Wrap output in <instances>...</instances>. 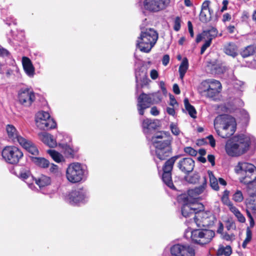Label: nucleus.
I'll list each match as a JSON object with an SVG mask.
<instances>
[{
  "mask_svg": "<svg viewBox=\"0 0 256 256\" xmlns=\"http://www.w3.org/2000/svg\"><path fill=\"white\" fill-rule=\"evenodd\" d=\"M228 4V2L227 0H224L222 2L223 6L222 7L220 12H224V10H227Z\"/></svg>",
  "mask_w": 256,
  "mask_h": 256,
  "instance_id": "338daca9",
  "label": "nucleus"
},
{
  "mask_svg": "<svg viewBox=\"0 0 256 256\" xmlns=\"http://www.w3.org/2000/svg\"><path fill=\"white\" fill-rule=\"evenodd\" d=\"M255 138L249 134H236L228 140L225 146L226 154L231 156H240L246 153L252 144H255Z\"/></svg>",
  "mask_w": 256,
  "mask_h": 256,
  "instance_id": "f03ea898",
  "label": "nucleus"
},
{
  "mask_svg": "<svg viewBox=\"0 0 256 256\" xmlns=\"http://www.w3.org/2000/svg\"><path fill=\"white\" fill-rule=\"evenodd\" d=\"M244 82L242 81L237 80L234 84V87L240 91L242 90Z\"/></svg>",
  "mask_w": 256,
  "mask_h": 256,
  "instance_id": "3c124183",
  "label": "nucleus"
},
{
  "mask_svg": "<svg viewBox=\"0 0 256 256\" xmlns=\"http://www.w3.org/2000/svg\"><path fill=\"white\" fill-rule=\"evenodd\" d=\"M210 1L205 0L202 4L201 11H210L209 8Z\"/></svg>",
  "mask_w": 256,
  "mask_h": 256,
  "instance_id": "603ef678",
  "label": "nucleus"
},
{
  "mask_svg": "<svg viewBox=\"0 0 256 256\" xmlns=\"http://www.w3.org/2000/svg\"><path fill=\"white\" fill-rule=\"evenodd\" d=\"M200 176L198 174H194L193 175L186 178L188 182L191 184H196L199 180Z\"/></svg>",
  "mask_w": 256,
  "mask_h": 256,
  "instance_id": "a18cd8bd",
  "label": "nucleus"
},
{
  "mask_svg": "<svg viewBox=\"0 0 256 256\" xmlns=\"http://www.w3.org/2000/svg\"><path fill=\"white\" fill-rule=\"evenodd\" d=\"M218 35V30L216 28H212L210 29L203 32L204 40H210L212 41Z\"/></svg>",
  "mask_w": 256,
  "mask_h": 256,
  "instance_id": "c85d7f7f",
  "label": "nucleus"
},
{
  "mask_svg": "<svg viewBox=\"0 0 256 256\" xmlns=\"http://www.w3.org/2000/svg\"><path fill=\"white\" fill-rule=\"evenodd\" d=\"M150 76L152 79L156 80L158 76V72L156 70H152L150 72Z\"/></svg>",
  "mask_w": 256,
  "mask_h": 256,
  "instance_id": "6e6d98bb",
  "label": "nucleus"
},
{
  "mask_svg": "<svg viewBox=\"0 0 256 256\" xmlns=\"http://www.w3.org/2000/svg\"><path fill=\"white\" fill-rule=\"evenodd\" d=\"M208 174L210 178V186L212 188L216 190L219 189L218 182L216 178L214 176L212 172L210 170L208 171Z\"/></svg>",
  "mask_w": 256,
  "mask_h": 256,
  "instance_id": "72a5a7b5",
  "label": "nucleus"
},
{
  "mask_svg": "<svg viewBox=\"0 0 256 256\" xmlns=\"http://www.w3.org/2000/svg\"><path fill=\"white\" fill-rule=\"evenodd\" d=\"M178 157V156H176L171 158L165 162L164 166L163 167L162 180L166 185L171 188H174L172 180L171 171L174 164Z\"/></svg>",
  "mask_w": 256,
  "mask_h": 256,
  "instance_id": "2eb2a0df",
  "label": "nucleus"
},
{
  "mask_svg": "<svg viewBox=\"0 0 256 256\" xmlns=\"http://www.w3.org/2000/svg\"><path fill=\"white\" fill-rule=\"evenodd\" d=\"M170 104L174 106L175 105H176L178 104L176 100L174 97L172 96H170Z\"/></svg>",
  "mask_w": 256,
  "mask_h": 256,
  "instance_id": "052dcab7",
  "label": "nucleus"
},
{
  "mask_svg": "<svg viewBox=\"0 0 256 256\" xmlns=\"http://www.w3.org/2000/svg\"><path fill=\"white\" fill-rule=\"evenodd\" d=\"M207 70L212 74H219L224 73L226 68L220 62L216 60L208 63L207 65Z\"/></svg>",
  "mask_w": 256,
  "mask_h": 256,
  "instance_id": "5701e85b",
  "label": "nucleus"
},
{
  "mask_svg": "<svg viewBox=\"0 0 256 256\" xmlns=\"http://www.w3.org/2000/svg\"><path fill=\"white\" fill-rule=\"evenodd\" d=\"M32 161L36 165L42 168H46L50 166L49 162L44 158L34 157Z\"/></svg>",
  "mask_w": 256,
  "mask_h": 256,
  "instance_id": "7c9ffc66",
  "label": "nucleus"
},
{
  "mask_svg": "<svg viewBox=\"0 0 256 256\" xmlns=\"http://www.w3.org/2000/svg\"><path fill=\"white\" fill-rule=\"evenodd\" d=\"M200 88L207 97L214 98L220 92L222 86L218 80L208 79L202 82Z\"/></svg>",
  "mask_w": 256,
  "mask_h": 256,
  "instance_id": "9d476101",
  "label": "nucleus"
},
{
  "mask_svg": "<svg viewBox=\"0 0 256 256\" xmlns=\"http://www.w3.org/2000/svg\"><path fill=\"white\" fill-rule=\"evenodd\" d=\"M211 19L210 11H201L200 14V20L204 23L209 22Z\"/></svg>",
  "mask_w": 256,
  "mask_h": 256,
  "instance_id": "e433bc0d",
  "label": "nucleus"
},
{
  "mask_svg": "<svg viewBox=\"0 0 256 256\" xmlns=\"http://www.w3.org/2000/svg\"><path fill=\"white\" fill-rule=\"evenodd\" d=\"M2 159L10 164H16L23 157V153L22 150L15 146H5L2 152Z\"/></svg>",
  "mask_w": 256,
  "mask_h": 256,
  "instance_id": "1a4fd4ad",
  "label": "nucleus"
},
{
  "mask_svg": "<svg viewBox=\"0 0 256 256\" xmlns=\"http://www.w3.org/2000/svg\"><path fill=\"white\" fill-rule=\"evenodd\" d=\"M224 52L227 55L230 56L232 58L236 57L238 54V48L236 46L232 43H230L225 46Z\"/></svg>",
  "mask_w": 256,
  "mask_h": 256,
  "instance_id": "cd10ccee",
  "label": "nucleus"
},
{
  "mask_svg": "<svg viewBox=\"0 0 256 256\" xmlns=\"http://www.w3.org/2000/svg\"><path fill=\"white\" fill-rule=\"evenodd\" d=\"M190 234L192 240L200 244H205L210 242L214 237L215 233L212 230L207 229H198L192 231H187L186 234Z\"/></svg>",
  "mask_w": 256,
  "mask_h": 256,
  "instance_id": "6e6552de",
  "label": "nucleus"
},
{
  "mask_svg": "<svg viewBox=\"0 0 256 256\" xmlns=\"http://www.w3.org/2000/svg\"><path fill=\"white\" fill-rule=\"evenodd\" d=\"M86 172L84 166L82 164L78 162H72L66 168V178L70 183H78L84 180Z\"/></svg>",
  "mask_w": 256,
  "mask_h": 256,
  "instance_id": "0eeeda50",
  "label": "nucleus"
},
{
  "mask_svg": "<svg viewBox=\"0 0 256 256\" xmlns=\"http://www.w3.org/2000/svg\"><path fill=\"white\" fill-rule=\"evenodd\" d=\"M214 126L218 136L222 138H228L235 132L236 123L235 119L231 116L222 114L215 118Z\"/></svg>",
  "mask_w": 256,
  "mask_h": 256,
  "instance_id": "39448f33",
  "label": "nucleus"
},
{
  "mask_svg": "<svg viewBox=\"0 0 256 256\" xmlns=\"http://www.w3.org/2000/svg\"><path fill=\"white\" fill-rule=\"evenodd\" d=\"M150 98L148 94L142 92L138 98L137 108L138 113L140 115L144 114V110L148 108L150 106Z\"/></svg>",
  "mask_w": 256,
  "mask_h": 256,
  "instance_id": "6ab92c4d",
  "label": "nucleus"
},
{
  "mask_svg": "<svg viewBox=\"0 0 256 256\" xmlns=\"http://www.w3.org/2000/svg\"><path fill=\"white\" fill-rule=\"evenodd\" d=\"M232 200L237 202H242L244 200V196L241 190H237L232 196Z\"/></svg>",
  "mask_w": 256,
  "mask_h": 256,
  "instance_id": "a19ab883",
  "label": "nucleus"
},
{
  "mask_svg": "<svg viewBox=\"0 0 256 256\" xmlns=\"http://www.w3.org/2000/svg\"><path fill=\"white\" fill-rule=\"evenodd\" d=\"M208 160L209 162H210L212 166H214L215 162H214V156L213 155H208Z\"/></svg>",
  "mask_w": 256,
  "mask_h": 256,
  "instance_id": "69168bd1",
  "label": "nucleus"
},
{
  "mask_svg": "<svg viewBox=\"0 0 256 256\" xmlns=\"http://www.w3.org/2000/svg\"><path fill=\"white\" fill-rule=\"evenodd\" d=\"M39 136L41 140L48 146L51 148L56 146V140L51 134L44 132L40 134Z\"/></svg>",
  "mask_w": 256,
  "mask_h": 256,
  "instance_id": "a878e982",
  "label": "nucleus"
},
{
  "mask_svg": "<svg viewBox=\"0 0 256 256\" xmlns=\"http://www.w3.org/2000/svg\"><path fill=\"white\" fill-rule=\"evenodd\" d=\"M194 166V162L190 158H183L178 163V167L182 172L184 173L191 172Z\"/></svg>",
  "mask_w": 256,
  "mask_h": 256,
  "instance_id": "4be33fe9",
  "label": "nucleus"
},
{
  "mask_svg": "<svg viewBox=\"0 0 256 256\" xmlns=\"http://www.w3.org/2000/svg\"><path fill=\"white\" fill-rule=\"evenodd\" d=\"M212 43V41H210V40H204V43L202 45L201 50H200V54H202L205 52V50H206L208 48Z\"/></svg>",
  "mask_w": 256,
  "mask_h": 256,
  "instance_id": "8fccbe9b",
  "label": "nucleus"
},
{
  "mask_svg": "<svg viewBox=\"0 0 256 256\" xmlns=\"http://www.w3.org/2000/svg\"><path fill=\"white\" fill-rule=\"evenodd\" d=\"M188 60L186 58H184L180 66L178 69V72L180 73V77L181 80H182L184 77L188 69Z\"/></svg>",
  "mask_w": 256,
  "mask_h": 256,
  "instance_id": "c756f323",
  "label": "nucleus"
},
{
  "mask_svg": "<svg viewBox=\"0 0 256 256\" xmlns=\"http://www.w3.org/2000/svg\"><path fill=\"white\" fill-rule=\"evenodd\" d=\"M235 216L237 218L238 222H240L244 223L246 222V218L240 212Z\"/></svg>",
  "mask_w": 256,
  "mask_h": 256,
  "instance_id": "5fc2aeb1",
  "label": "nucleus"
},
{
  "mask_svg": "<svg viewBox=\"0 0 256 256\" xmlns=\"http://www.w3.org/2000/svg\"><path fill=\"white\" fill-rule=\"evenodd\" d=\"M143 78L144 82V84H146L149 83L150 80L148 78L147 76H146V73L145 72H142V74H140V72H136V82L138 80H141V78Z\"/></svg>",
  "mask_w": 256,
  "mask_h": 256,
  "instance_id": "58836bf2",
  "label": "nucleus"
},
{
  "mask_svg": "<svg viewBox=\"0 0 256 256\" xmlns=\"http://www.w3.org/2000/svg\"><path fill=\"white\" fill-rule=\"evenodd\" d=\"M228 206L230 210L234 214V216L240 212V210L236 206H234L232 203Z\"/></svg>",
  "mask_w": 256,
  "mask_h": 256,
  "instance_id": "864d4df0",
  "label": "nucleus"
},
{
  "mask_svg": "<svg viewBox=\"0 0 256 256\" xmlns=\"http://www.w3.org/2000/svg\"><path fill=\"white\" fill-rule=\"evenodd\" d=\"M35 182L41 188L49 186L51 183V179L50 177L47 176L42 174L35 179Z\"/></svg>",
  "mask_w": 256,
  "mask_h": 256,
  "instance_id": "bb28decb",
  "label": "nucleus"
},
{
  "mask_svg": "<svg viewBox=\"0 0 256 256\" xmlns=\"http://www.w3.org/2000/svg\"><path fill=\"white\" fill-rule=\"evenodd\" d=\"M170 61V57L168 54H166L163 56L162 62L163 65L166 66L168 65Z\"/></svg>",
  "mask_w": 256,
  "mask_h": 256,
  "instance_id": "bf43d9fd",
  "label": "nucleus"
},
{
  "mask_svg": "<svg viewBox=\"0 0 256 256\" xmlns=\"http://www.w3.org/2000/svg\"><path fill=\"white\" fill-rule=\"evenodd\" d=\"M170 2V0H144L143 6L147 10L156 12L165 9Z\"/></svg>",
  "mask_w": 256,
  "mask_h": 256,
  "instance_id": "4468645a",
  "label": "nucleus"
},
{
  "mask_svg": "<svg viewBox=\"0 0 256 256\" xmlns=\"http://www.w3.org/2000/svg\"><path fill=\"white\" fill-rule=\"evenodd\" d=\"M172 140L168 132H159L152 136L151 142L156 148V154L160 160H164L171 153Z\"/></svg>",
  "mask_w": 256,
  "mask_h": 256,
  "instance_id": "7ed1b4c3",
  "label": "nucleus"
},
{
  "mask_svg": "<svg viewBox=\"0 0 256 256\" xmlns=\"http://www.w3.org/2000/svg\"><path fill=\"white\" fill-rule=\"evenodd\" d=\"M171 254L174 256H195V250L189 244H176L170 248Z\"/></svg>",
  "mask_w": 256,
  "mask_h": 256,
  "instance_id": "dca6fc26",
  "label": "nucleus"
},
{
  "mask_svg": "<svg viewBox=\"0 0 256 256\" xmlns=\"http://www.w3.org/2000/svg\"><path fill=\"white\" fill-rule=\"evenodd\" d=\"M36 96L34 92L28 88H22L18 92L20 102L25 106H30L35 100Z\"/></svg>",
  "mask_w": 256,
  "mask_h": 256,
  "instance_id": "f3484780",
  "label": "nucleus"
},
{
  "mask_svg": "<svg viewBox=\"0 0 256 256\" xmlns=\"http://www.w3.org/2000/svg\"><path fill=\"white\" fill-rule=\"evenodd\" d=\"M181 20L179 16H176L174 21V28L176 31H178L180 28Z\"/></svg>",
  "mask_w": 256,
  "mask_h": 256,
  "instance_id": "49530a36",
  "label": "nucleus"
},
{
  "mask_svg": "<svg viewBox=\"0 0 256 256\" xmlns=\"http://www.w3.org/2000/svg\"><path fill=\"white\" fill-rule=\"evenodd\" d=\"M256 52V48L253 46H249L246 48L242 52V56L244 58L248 57Z\"/></svg>",
  "mask_w": 256,
  "mask_h": 256,
  "instance_id": "c9c22d12",
  "label": "nucleus"
},
{
  "mask_svg": "<svg viewBox=\"0 0 256 256\" xmlns=\"http://www.w3.org/2000/svg\"><path fill=\"white\" fill-rule=\"evenodd\" d=\"M19 144L24 148L32 155L38 156L39 154L37 146L26 138H20Z\"/></svg>",
  "mask_w": 256,
  "mask_h": 256,
  "instance_id": "412c9836",
  "label": "nucleus"
},
{
  "mask_svg": "<svg viewBox=\"0 0 256 256\" xmlns=\"http://www.w3.org/2000/svg\"><path fill=\"white\" fill-rule=\"evenodd\" d=\"M170 128L172 133L174 136H178L181 133V131L178 128V124L174 122H172L170 124Z\"/></svg>",
  "mask_w": 256,
  "mask_h": 256,
  "instance_id": "37998d69",
  "label": "nucleus"
},
{
  "mask_svg": "<svg viewBox=\"0 0 256 256\" xmlns=\"http://www.w3.org/2000/svg\"><path fill=\"white\" fill-rule=\"evenodd\" d=\"M150 114L153 116H158L159 114V111L156 106L151 108Z\"/></svg>",
  "mask_w": 256,
  "mask_h": 256,
  "instance_id": "680f3d73",
  "label": "nucleus"
},
{
  "mask_svg": "<svg viewBox=\"0 0 256 256\" xmlns=\"http://www.w3.org/2000/svg\"><path fill=\"white\" fill-rule=\"evenodd\" d=\"M22 62L24 70L26 75L30 78L34 77L35 74V68L31 60L28 57L23 56Z\"/></svg>",
  "mask_w": 256,
  "mask_h": 256,
  "instance_id": "b1692460",
  "label": "nucleus"
},
{
  "mask_svg": "<svg viewBox=\"0 0 256 256\" xmlns=\"http://www.w3.org/2000/svg\"><path fill=\"white\" fill-rule=\"evenodd\" d=\"M214 220L215 218L211 212L198 210L192 222L198 227H208L214 224Z\"/></svg>",
  "mask_w": 256,
  "mask_h": 256,
  "instance_id": "9b49d317",
  "label": "nucleus"
},
{
  "mask_svg": "<svg viewBox=\"0 0 256 256\" xmlns=\"http://www.w3.org/2000/svg\"><path fill=\"white\" fill-rule=\"evenodd\" d=\"M184 104L186 109L188 112L189 114L192 118H196V112L194 107L192 106L190 103L188 98H186L184 100Z\"/></svg>",
  "mask_w": 256,
  "mask_h": 256,
  "instance_id": "473e14b6",
  "label": "nucleus"
},
{
  "mask_svg": "<svg viewBox=\"0 0 256 256\" xmlns=\"http://www.w3.org/2000/svg\"><path fill=\"white\" fill-rule=\"evenodd\" d=\"M36 122L38 127L42 130L54 128L56 126L55 122L50 118L48 112H40L36 116Z\"/></svg>",
  "mask_w": 256,
  "mask_h": 256,
  "instance_id": "f8f14e48",
  "label": "nucleus"
},
{
  "mask_svg": "<svg viewBox=\"0 0 256 256\" xmlns=\"http://www.w3.org/2000/svg\"><path fill=\"white\" fill-rule=\"evenodd\" d=\"M208 138L209 140V142H210V146L212 147H214L215 146V140H214V137L210 135V136H208Z\"/></svg>",
  "mask_w": 256,
  "mask_h": 256,
  "instance_id": "e2e57ef3",
  "label": "nucleus"
},
{
  "mask_svg": "<svg viewBox=\"0 0 256 256\" xmlns=\"http://www.w3.org/2000/svg\"><path fill=\"white\" fill-rule=\"evenodd\" d=\"M50 170L52 173L54 174L58 173V166L53 164H51L50 166Z\"/></svg>",
  "mask_w": 256,
  "mask_h": 256,
  "instance_id": "4d7b16f0",
  "label": "nucleus"
},
{
  "mask_svg": "<svg viewBox=\"0 0 256 256\" xmlns=\"http://www.w3.org/2000/svg\"><path fill=\"white\" fill-rule=\"evenodd\" d=\"M47 152L56 162H60L64 161V158L62 155L56 150H49Z\"/></svg>",
  "mask_w": 256,
  "mask_h": 256,
  "instance_id": "f704fd0d",
  "label": "nucleus"
},
{
  "mask_svg": "<svg viewBox=\"0 0 256 256\" xmlns=\"http://www.w3.org/2000/svg\"><path fill=\"white\" fill-rule=\"evenodd\" d=\"M236 172L240 175V180L242 183L248 184L256 180V167L252 164L246 162H240L235 166Z\"/></svg>",
  "mask_w": 256,
  "mask_h": 256,
  "instance_id": "423d86ee",
  "label": "nucleus"
},
{
  "mask_svg": "<svg viewBox=\"0 0 256 256\" xmlns=\"http://www.w3.org/2000/svg\"><path fill=\"white\" fill-rule=\"evenodd\" d=\"M232 19L231 15L228 13H225L222 16V22H229Z\"/></svg>",
  "mask_w": 256,
  "mask_h": 256,
  "instance_id": "13d9d810",
  "label": "nucleus"
},
{
  "mask_svg": "<svg viewBox=\"0 0 256 256\" xmlns=\"http://www.w3.org/2000/svg\"><path fill=\"white\" fill-rule=\"evenodd\" d=\"M246 205L248 209L256 213V194L252 196L249 199L246 201Z\"/></svg>",
  "mask_w": 256,
  "mask_h": 256,
  "instance_id": "2f4dec72",
  "label": "nucleus"
},
{
  "mask_svg": "<svg viewBox=\"0 0 256 256\" xmlns=\"http://www.w3.org/2000/svg\"><path fill=\"white\" fill-rule=\"evenodd\" d=\"M160 125V121L158 120L146 118L143 120L142 126L143 132L147 135L158 128Z\"/></svg>",
  "mask_w": 256,
  "mask_h": 256,
  "instance_id": "aec40b11",
  "label": "nucleus"
},
{
  "mask_svg": "<svg viewBox=\"0 0 256 256\" xmlns=\"http://www.w3.org/2000/svg\"><path fill=\"white\" fill-rule=\"evenodd\" d=\"M6 130L9 138L14 142H18L20 144V138H24L18 134L16 128L12 124H8Z\"/></svg>",
  "mask_w": 256,
  "mask_h": 256,
  "instance_id": "393cba45",
  "label": "nucleus"
},
{
  "mask_svg": "<svg viewBox=\"0 0 256 256\" xmlns=\"http://www.w3.org/2000/svg\"><path fill=\"white\" fill-rule=\"evenodd\" d=\"M232 252V248L229 246H227L226 247H221L218 250V256H230Z\"/></svg>",
  "mask_w": 256,
  "mask_h": 256,
  "instance_id": "4c0bfd02",
  "label": "nucleus"
},
{
  "mask_svg": "<svg viewBox=\"0 0 256 256\" xmlns=\"http://www.w3.org/2000/svg\"><path fill=\"white\" fill-rule=\"evenodd\" d=\"M252 238V232L249 228H247L246 230V238L242 244V247L244 248H246V246L250 242Z\"/></svg>",
  "mask_w": 256,
  "mask_h": 256,
  "instance_id": "ea45409f",
  "label": "nucleus"
},
{
  "mask_svg": "<svg viewBox=\"0 0 256 256\" xmlns=\"http://www.w3.org/2000/svg\"><path fill=\"white\" fill-rule=\"evenodd\" d=\"M64 152L68 156H72L74 154L73 150L67 144L64 145L62 146Z\"/></svg>",
  "mask_w": 256,
  "mask_h": 256,
  "instance_id": "de8ad7c7",
  "label": "nucleus"
},
{
  "mask_svg": "<svg viewBox=\"0 0 256 256\" xmlns=\"http://www.w3.org/2000/svg\"><path fill=\"white\" fill-rule=\"evenodd\" d=\"M140 34L136 40V46L140 51L148 53L156 44L158 34L152 28H146L142 24L140 26Z\"/></svg>",
  "mask_w": 256,
  "mask_h": 256,
  "instance_id": "20e7f679",
  "label": "nucleus"
},
{
  "mask_svg": "<svg viewBox=\"0 0 256 256\" xmlns=\"http://www.w3.org/2000/svg\"><path fill=\"white\" fill-rule=\"evenodd\" d=\"M188 29L189 32L190 34V36L192 37H193L194 36V32H193V30H192V24L190 21L188 22Z\"/></svg>",
  "mask_w": 256,
  "mask_h": 256,
  "instance_id": "0e129e2a",
  "label": "nucleus"
},
{
  "mask_svg": "<svg viewBox=\"0 0 256 256\" xmlns=\"http://www.w3.org/2000/svg\"><path fill=\"white\" fill-rule=\"evenodd\" d=\"M150 98V104L160 102L161 100L160 95L158 93H152L148 94Z\"/></svg>",
  "mask_w": 256,
  "mask_h": 256,
  "instance_id": "79ce46f5",
  "label": "nucleus"
},
{
  "mask_svg": "<svg viewBox=\"0 0 256 256\" xmlns=\"http://www.w3.org/2000/svg\"><path fill=\"white\" fill-rule=\"evenodd\" d=\"M173 91L176 94H180V92L178 86L176 84H174L173 86Z\"/></svg>",
  "mask_w": 256,
  "mask_h": 256,
  "instance_id": "774afa93",
  "label": "nucleus"
},
{
  "mask_svg": "<svg viewBox=\"0 0 256 256\" xmlns=\"http://www.w3.org/2000/svg\"><path fill=\"white\" fill-rule=\"evenodd\" d=\"M186 153L189 154L192 156H195L197 154V152L191 147H186L184 149Z\"/></svg>",
  "mask_w": 256,
  "mask_h": 256,
  "instance_id": "09e8293b",
  "label": "nucleus"
},
{
  "mask_svg": "<svg viewBox=\"0 0 256 256\" xmlns=\"http://www.w3.org/2000/svg\"><path fill=\"white\" fill-rule=\"evenodd\" d=\"M206 186V177L203 178L202 186L188 191V195H182L180 198L183 200L184 204L182 207V214L186 218H190V222H192L194 217L198 210V209L202 208L196 202L197 196L202 194Z\"/></svg>",
  "mask_w": 256,
  "mask_h": 256,
  "instance_id": "f257e3e1",
  "label": "nucleus"
},
{
  "mask_svg": "<svg viewBox=\"0 0 256 256\" xmlns=\"http://www.w3.org/2000/svg\"><path fill=\"white\" fill-rule=\"evenodd\" d=\"M229 191L225 190L223 192V195L221 198L222 202L224 204L228 206L232 202L228 198Z\"/></svg>",
  "mask_w": 256,
  "mask_h": 256,
  "instance_id": "c03bdc74",
  "label": "nucleus"
},
{
  "mask_svg": "<svg viewBox=\"0 0 256 256\" xmlns=\"http://www.w3.org/2000/svg\"><path fill=\"white\" fill-rule=\"evenodd\" d=\"M88 196L86 190L79 188L69 192L66 196V200L71 204H76L86 202Z\"/></svg>",
  "mask_w": 256,
  "mask_h": 256,
  "instance_id": "ddd939ff",
  "label": "nucleus"
},
{
  "mask_svg": "<svg viewBox=\"0 0 256 256\" xmlns=\"http://www.w3.org/2000/svg\"><path fill=\"white\" fill-rule=\"evenodd\" d=\"M16 174L18 178L27 183L30 188L34 190V186L32 184V182H34V178L28 168H19L16 172Z\"/></svg>",
  "mask_w": 256,
  "mask_h": 256,
  "instance_id": "a211bd4d",
  "label": "nucleus"
}]
</instances>
